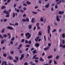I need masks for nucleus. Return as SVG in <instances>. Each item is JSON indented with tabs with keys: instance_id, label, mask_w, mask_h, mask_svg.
<instances>
[{
	"instance_id": "obj_22",
	"label": "nucleus",
	"mask_w": 65,
	"mask_h": 65,
	"mask_svg": "<svg viewBox=\"0 0 65 65\" xmlns=\"http://www.w3.org/2000/svg\"><path fill=\"white\" fill-rule=\"evenodd\" d=\"M5 8H6V7H5V6H3L1 7L2 9H4Z\"/></svg>"
},
{
	"instance_id": "obj_20",
	"label": "nucleus",
	"mask_w": 65,
	"mask_h": 65,
	"mask_svg": "<svg viewBox=\"0 0 65 65\" xmlns=\"http://www.w3.org/2000/svg\"><path fill=\"white\" fill-rule=\"evenodd\" d=\"M49 3H48L47 5L45 6V7L46 8H48V6H49Z\"/></svg>"
},
{
	"instance_id": "obj_54",
	"label": "nucleus",
	"mask_w": 65,
	"mask_h": 65,
	"mask_svg": "<svg viewBox=\"0 0 65 65\" xmlns=\"http://www.w3.org/2000/svg\"><path fill=\"white\" fill-rule=\"evenodd\" d=\"M47 48L48 50V49H50V46H47Z\"/></svg>"
},
{
	"instance_id": "obj_61",
	"label": "nucleus",
	"mask_w": 65,
	"mask_h": 65,
	"mask_svg": "<svg viewBox=\"0 0 65 65\" xmlns=\"http://www.w3.org/2000/svg\"><path fill=\"white\" fill-rule=\"evenodd\" d=\"M36 26H35L33 29V30H35L36 29Z\"/></svg>"
},
{
	"instance_id": "obj_31",
	"label": "nucleus",
	"mask_w": 65,
	"mask_h": 65,
	"mask_svg": "<svg viewBox=\"0 0 65 65\" xmlns=\"http://www.w3.org/2000/svg\"><path fill=\"white\" fill-rule=\"evenodd\" d=\"M56 29H54L52 31V32L53 33H54V32H56Z\"/></svg>"
},
{
	"instance_id": "obj_56",
	"label": "nucleus",
	"mask_w": 65,
	"mask_h": 65,
	"mask_svg": "<svg viewBox=\"0 0 65 65\" xmlns=\"http://www.w3.org/2000/svg\"><path fill=\"white\" fill-rule=\"evenodd\" d=\"M14 52L13 51H11V54H13V53H14Z\"/></svg>"
},
{
	"instance_id": "obj_14",
	"label": "nucleus",
	"mask_w": 65,
	"mask_h": 65,
	"mask_svg": "<svg viewBox=\"0 0 65 65\" xmlns=\"http://www.w3.org/2000/svg\"><path fill=\"white\" fill-rule=\"evenodd\" d=\"M32 53L34 54V53H35V54H37V51H36V50H34V51H32Z\"/></svg>"
},
{
	"instance_id": "obj_30",
	"label": "nucleus",
	"mask_w": 65,
	"mask_h": 65,
	"mask_svg": "<svg viewBox=\"0 0 65 65\" xmlns=\"http://www.w3.org/2000/svg\"><path fill=\"white\" fill-rule=\"evenodd\" d=\"M36 56H37L36 55L34 56L32 58V59H34V58H35V57H36Z\"/></svg>"
},
{
	"instance_id": "obj_60",
	"label": "nucleus",
	"mask_w": 65,
	"mask_h": 65,
	"mask_svg": "<svg viewBox=\"0 0 65 65\" xmlns=\"http://www.w3.org/2000/svg\"><path fill=\"white\" fill-rule=\"evenodd\" d=\"M11 1V0H8V1H7V3H9V2H10Z\"/></svg>"
},
{
	"instance_id": "obj_48",
	"label": "nucleus",
	"mask_w": 65,
	"mask_h": 65,
	"mask_svg": "<svg viewBox=\"0 0 65 65\" xmlns=\"http://www.w3.org/2000/svg\"><path fill=\"white\" fill-rule=\"evenodd\" d=\"M23 6H28V5H27L26 4H23Z\"/></svg>"
},
{
	"instance_id": "obj_29",
	"label": "nucleus",
	"mask_w": 65,
	"mask_h": 65,
	"mask_svg": "<svg viewBox=\"0 0 65 65\" xmlns=\"http://www.w3.org/2000/svg\"><path fill=\"white\" fill-rule=\"evenodd\" d=\"M39 23H37L36 25L37 27H38V26H39Z\"/></svg>"
},
{
	"instance_id": "obj_25",
	"label": "nucleus",
	"mask_w": 65,
	"mask_h": 65,
	"mask_svg": "<svg viewBox=\"0 0 65 65\" xmlns=\"http://www.w3.org/2000/svg\"><path fill=\"white\" fill-rule=\"evenodd\" d=\"M14 37H12L11 39V41H14Z\"/></svg>"
},
{
	"instance_id": "obj_53",
	"label": "nucleus",
	"mask_w": 65,
	"mask_h": 65,
	"mask_svg": "<svg viewBox=\"0 0 65 65\" xmlns=\"http://www.w3.org/2000/svg\"><path fill=\"white\" fill-rule=\"evenodd\" d=\"M20 11L21 12H23L24 11L23 10H20Z\"/></svg>"
},
{
	"instance_id": "obj_33",
	"label": "nucleus",
	"mask_w": 65,
	"mask_h": 65,
	"mask_svg": "<svg viewBox=\"0 0 65 65\" xmlns=\"http://www.w3.org/2000/svg\"><path fill=\"white\" fill-rule=\"evenodd\" d=\"M28 43V41L27 40H25V43L26 44L27 43Z\"/></svg>"
},
{
	"instance_id": "obj_43",
	"label": "nucleus",
	"mask_w": 65,
	"mask_h": 65,
	"mask_svg": "<svg viewBox=\"0 0 65 65\" xmlns=\"http://www.w3.org/2000/svg\"><path fill=\"white\" fill-rule=\"evenodd\" d=\"M10 16L9 15H7L6 16V18H8V17H9Z\"/></svg>"
},
{
	"instance_id": "obj_9",
	"label": "nucleus",
	"mask_w": 65,
	"mask_h": 65,
	"mask_svg": "<svg viewBox=\"0 0 65 65\" xmlns=\"http://www.w3.org/2000/svg\"><path fill=\"white\" fill-rule=\"evenodd\" d=\"M3 12H4V13H5V14H7L9 13L7 11H6V10H5V11H3Z\"/></svg>"
},
{
	"instance_id": "obj_44",
	"label": "nucleus",
	"mask_w": 65,
	"mask_h": 65,
	"mask_svg": "<svg viewBox=\"0 0 65 65\" xmlns=\"http://www.w3.org/2000/svg\"><path fill=\"white\" fill-rule=\"evenodd\" d=\"M44 51H46V50H47L48 49L47 48L45 47L44 49Z\"/></svg>"
},
{
	"instance_id": "obj_6",
	"label": "nucleus",
	"mask_w": 65,
	"mask_h": 65,
	"mask_svg": "<svg viewBox=\"0 0 65 65\" xmlns=\"http://www.w3.org/2000/svg\"><path fill=\"white\" fill-rule=\"evenodd\" d=\"M24 57V54H22L21 55V57L20 58V60L23 59V58Z\"/></svg>"
},
{
	"instance_id": "obj_55",
	"label": "nucleus",
	"mask_w": 65,
	"mask_h": 65,
	"mask_svg": "<svg viewBox=\"0 0 65 65\" xmlns=\"http://www.w3.org/2000/svg\"><path fill=\"white\" fill-rule=\"evenodd\" d=\"M0 37L2 38H3V37L2 36V35L1 34L0 35Z\"/></svg>"
},
{
	"instance_id": "obj_37",
	"label": "nucleus",
	"mask_w": 65,
	"mask_h": 65,
	"mask_svg": "<svg viewBox=\"0 0 65 65\" xmlns=\"http://www.w3.org/2000/svg\"><path fill=\"white\" fill-rule=\"evenodd\" d=\"M52 62V60H50L49 63H50V64H51Z\"/></svg>"
},
{
	"instance_id": "obj_49",
	"label": "nucleus",
	"mask_w": 65,
	"mask_h": 65,
	"mask_svg": "<svg viewBox=\"0 0 65 65\" xmlns=\"http://www.w3.org/2000/svg\"><path fill=\"white\" fill-rule=\"evenodd\" d=\"M24 10H26V8L25 7H24L23 8Z\"/></svg>"
},
{
	"instance_id": "obj_57",
	"label": "nucleus",
	"mask_w": 65,
	"mask_h": 65,
	"mask_svg": "<svg viewBox=\"0 0 65 65\" xmlns=\"http://www.w3.org/2000/svg\"><path fill=\"white\" fill-rule=\"evenodd\" d=\"M44 37L45 41H46V38H45V35H44Z\"/></svg>"
},
{
	"instance_id": "obj_13",
	"label": "nucleus",
	"mask_w": 65,
	"mask_h": 65,
	"mask_svg": "<svg viewBox=\"0 0 65 65\" xmlns=\"http://www.w3.org/2000/svg\"><path fill=\"white\" fill-rule=\"evenodd\" d=\"M62 35L63 38H65V35L64 33L62 34Z\"/></svg>"
},
{
	"instance_id": "obj_21",
	"label": "nucleus",
	"mask_w": 65,
	"mask_h": 65,
	"mask_svg": "<svg viewBox=\"0 0 65 65\" xmlns=\"http://www.w3.org/2000/svg\"><path fill=\"white\" fill-rule=\"evenodd\" d=\"M15 58L17 61H19V57H18L15 56Z\"/></svg>"
},
{
	"instance_id": "obj_5",
	"label": "nucleus",
	"mask_w": 65,
	"mask_h": 65,
	"mask_svg": "<svg viewBox=\"0 0 65 65\" xmlns=\"http://www.w3.org/2000/svg\"><path fill=\"white\" fill-rule=\"evenodd\" d=\"M35 46L36 47H38L39 46V43H37L35 44Z\"/></svg>"
},
{
	"instance_id": "obj_24",
	"label": "nucleus",
	"mask_w": 65,
	"mask_h": 65,
	"mask_svg": "<svg viewBox=\"0 0 65 65\" xmlns=\"http://www.w3.org/2000/svg\"><path fill=\"white\" fill-rule=\"evenodd\" d=\"M4 43V40H2L1 42V44H3Z\"/></svg>"
},
{
	"instance_id": "obj_63",
	"label": "nucleus",
	"mask_w": 65,
	"mask_h": 65,
	"mask_svg": "<svg viewBox=\"0 0 65 65\" xmlns=\"http://www.w3.org/2000/svg\"><path fill=\"white\" fill-rule=\"evenodd\" d=\"M37 29H40V27H39V26H37Z\"/></svg>"
},
{
	"instance_id": "obj_7",
	"label": "nucleus",
	"mask_w": 65,
	"mask_h": 65,
	"mask_svg": "<svg viewBox=\"0 0 65 65\" xmlns=\"http://www.w3.org/2000/svg\"><path fill=\"white\" fill-rule=\"evenodd\" d=\"M56 20H57V22H59V21H60V20L59 19V16L58 15H57L56 16Z\"/></svg>"
},
{
	"instance_id": "obj_59",
	"label": "nucleus",
	"mask_w": 65,
	"mask_h": 65,
	"mask_svg": "<svg viewBox=\"0 0 65 65\" xmlns=\"http://www.w3.org/2000/svg\"><path fill=\"white\" fill-rule=\"evenodd\" d=\"M22 21L23 22H26V20H25V19H23L22 20Z\"/></svg>"
},
{
	"instance_id": "obj_26",
	"label": "nucleus",
	"mask_w": 65,
	"mask_h": 65,
	"mask_svg": "<svg viewBox=\"0 0 65 65\" xmlns=\"http://www.w3.org/2000/svg\"><path fill=\"white\" fill-rule=\"evenodd\" d=\"M59 58V55H57L56 57V59H58Z\"/></svg>"
},
{
	"instance_id": "obj_64",
	"label": "nucleus",
	"mask_w": 65,
	"mask_h": 65,
	"mask_svg": "<svg viewBox=\"0 0 65 65\" xmlns=\"http://www.w3.org/2000/svg\"><path fill=\"white\" fill-rule=\"evenodd\" d=\"M19 25V24H18V23H15V25H17V26H18Z\"/></svg>"
},
{
	"instance_id": "obj_28",
	"label": "nucleus",
	"mask_w": 65,
	"mask_h": 65,
	"mask_svg": "<svg viewBox=\"0 0 65 65\" xmlns=\"http://www.w3.org/2000/svg\"><path fill=\"white\" fill-rule=\"evenodd\" d=\"M62 44H65V40H62Z\"/></svg>"
},
{
	"instance_id": "obj_62",
	"label": "nucleus",
	"mask_w": 65,
	"mask_h": 65,
	"mask_svg": "<svg viewBox=\"0 0 65 65\" xmlns=\"http://www.w3.org/2000/svg\"><path fill=\"white\" fill-rule=\"evenodd\" d=\"M44 55H45V53H42V56H44Z\"/></svg>"
},
{
	"instance_id": "obj_27",
	"label": "nucleus",
	"mask_w": 65,
	"mask_h": 65,
	"mask_svg": "<svg viewBox=\"0 0 65 65\" xmlns=\"http://www.w3.org/2000/svg\"><path fill=\"white\" fill-rule=\"evenodd\" d=\"M32 13H33V14H36L37 13V12H36L34 11H32Z\"/></svg>"
},
{
	"instance_id": "obj_38",
	"label": "nucleus",
	"mask_w": 65,
	"mask_h": 65,
	"mask_svg": "<svg viewBox=\"0 0 65 65\" xmlns=\"http://www.w3.org/2000/svg\"><path fill=\"white\" fill-rule=\"evenodd\" d=\"M48 46H51V45H52V44H51V43H49L48 44Z\"/></svg>"
},
{
	"instance_id": "obj_23",
	"label": "nucleus",
	"mask_w": 65,
	"mask_h": 65,
	"mask_svg": "<svg viewBox=\"0 0 65 65\" xmlns=\"http://www.w3.org/2000/svg\"><path fill=\"white\" fill-rule=\"evenodd\" d=\"M3 56L4 57H6V56H7V54H6L5 53L3 55Z\"/></svg>"
},
{
	"instance_id": "obj_8",
	"label": "nucleus",
	"mask_w": 65,
	"mask_h": 65,
	"mask_svg": "<svg viewBox=\"0 0 65 65\" xmlns=\"http://www.w3.org/2000/svg\"><path fill=\"white\" fill-rule=\"evenodd\" d=\"M7 28L8 29H10V30H13V28L10 26H8Z\"/></svg>"
},
{
	"instance_id": "obj_10",
	"label": "nucleus",
	"mask_w": 65,
	"mask_h": 65,
	"mask_svg": "<svg viewBox=\"0 0 65 65\" xmlns=\"http://www.w3.org/2000/svg\"><path fill=\"white\" fill-rule=\"evenodd\" d=\"M38 35L39 36H40L41 35H42V33H41V31H40L38 33Z\"/></svg>"
},
{
	"instance_id": "obj_11",
	"label": "nucleus",
	"mask_w": 65,
	"mask_h": 65,
	"mask_svg": "<svg viewBox=\"0 0 65 65\" xmlns=\"http://www.w3.org/2000/svg\"><path fill=\"white\" fill-rule=\"evenodd\" d=\"M53 57V55H51L50 56H48L47 57L48 59H50V58H52V57Z\"/></svg>"
},
{
	"instance_id": "obj_16",
	"label": "nucleus",
	"mask_w": 65,
	"mask_h": 65,
	"mask_svg": "<svg viewBox=\"0 0 65 65\" xmlns=\"http://www.w3.org/2000/svg\"><path fill=\"white\" fill-rule=\"evenodd\" d=\"M31 22L32 23L34 22V18H32L31 20Z\"/></svg>"
},
{
	"instance_id": "obj_17",
	"label": "nucleus",
	"mask_w": 65,
	"mask_h": 65,
	"mask_svg": "<svg viewBox=\"0 0 65 65\" xmlns=\"http://www.w3.org/2000/svg\"><path fill=\"white\" fill-rule=\"evenodd\" d=\"M28 27L29 29H31L32 28V25H30L28 26Z\"/></svg>"
},
{
	"instance_id": "obj_51",
	"label": "nucleus",
	"mask_w": 65,
	"mask_h": 65,
	"mask_svg": "<svg viewBox=\"0 0 65 65\" xmlns=\"http://www.w3.org/2000/svg\"><path fill=\"white\" fill-rule=\"evenodd\" d=\"M54 25L55 26H57V23H56V22H55L54 24Z\"/></svg>"
},
{
	"instance_id": "obj_58",
	"label": "nucleus",
	"mask_w": 65,
	"mask_h": 65,
	"mask_svg": "<svg viewBox=\"0 0 65 65\" xmlns=\"http://www.w3.org/2000/svg\"><path fill=\"white\" fill-rule=\"evenodd\" d=\"M4 62L3 61L1 65H4Z\"/></svg>"
},
{
	"instance_id": "obj_35",
	"label": "nucleus",
	"mask_w": 65,
	"mask_h": 65,
	"mask_svg": "<svg viewBox=\"0 0 65 65\" xmlns=\"http://www.w3.org/2000/svg\"><path fill=\"white\" fill-rule=\"evenodd\" d=\"M28 44H31V41L30 40L28 41Z\"/></svg>"
},
{
	"instance_id": "obj_1",
	"label": "nucleus",
	"mask_w": 65,
	"mask_h": 65,
	"mask_svg": "<svg viewBox=\"0 0 65 65\" xmlns=\"http://www.w3.org/2000/svg\"><path fill=\"white\" fill-rule=\"evenodd\" d=\"M28 35V36L27 37V39H29L31 36V35H30V33H29V32L26 33L25 34L26 37H27Z\"/></svg>"
},
{
	"instance_id": "obj_52",
	"label": "nucleus",
	"mask_w": 65,
	"mask_h": 65,
	"mask_svg": "<svg viewBox=\"0 0 65 65\" xmlns=\"http://www.w3.org/2000/svg\"><path fill=\"white\" fill-rule=\"evenodd\" d=\"M39 59V58H38V57H35V60H37L38 59Z\"/></svg>"
},
{
	"instance_id": "obj_47",
	"label": "nucleus",
	"mask_w": 65,
	"mask_h": 65,
	"mask_svg": "<svg viewBox=\"0 0 65 65\" xmlns=\"http://www.w3.org/2000/svg\"><path fill=\"white\" fill-rule=\"evenodd\" d=\"M24 65H28V63L27 62H25L24 63Z\"/></svg>"
},
{
	"instance_id": "obj_40",
	"label": "nucleus",
	"mask_w": 65,
	"mask_h": 65,
	"mask_svg": "<svg viewBox=\"0 0 65 65\" xmlns=\"http://www.w3.org/2000/svg\"><path fill=\"white\" fill-rule=\"evenodd\" d=\"M25 41V39H22L21 41L22 42H24Z\"/></svg>"
},
{
	"instance_id": "obj_32",
	"label": "nucleus",
	"mask_w": 65,
	"mask_h": 65,
	"mask_svg": "<svg viewBox=\"0 0 65 65\" xmlns=\"http://www.w3.org/2000/svg\"><path fill=\"white\" fill-rule=\"evenodd\" d=\"M40 21H41L43 22V18H42V17H41L40 19Z\"/></svg>"
},
{
	"instance_id": "obj_19",
	"label": "nucleus",
	"mask_w": 65,
	"mask_h": 65,
	"mask_svg": "<svg viewBox=\"0 0 65 65\" xmlns=\"http://www.w3.org/2000/svg\"><path fill=\"white\" fill-rule=\"evenodd\" d=\"M26 3L28 5H30V4H31V2H29L28 1H27L26 2Z\"/></svg>"
},
{
	"instance_id": "obj_41",
	"label": "nucleus",
	"mask_w": 65,
	"mask_h": 65,
	"mask_svg": "<svg viewBox=\"0 0 65 65\" xmlns=\"http://www.w3.org/2000/svg\"><path fill=\"white\" fill-rule=\"evenodd\" d=\"M12 58V56H10V57L9 58V59L10 60H11V59Z\"/></svg>"
},
{
	"instance_id": "obj_34",
	"label": "nucleus",
	"mask_w": 65,
	"mask_h": 65,
	"mask_svg": "<svg viewBox=\"0 0 65 65\" xmlns=\"http://www.w3.org/2000/svg\"><path fill=\"white\" fill-rule=\"evenodd\" d=\"M54 63L55 64H57V62L56 60H54Z\"/></svg>"
},
{
	"instance_id": "obj_45",
	"label": "nucleus",
	"mask_w": 65,
	"mask_h": 65,
	"mask_svg": "<svg viewBox=\"0 0 65 65\" xmlns=\"http://www.w3.org/2000/svg\"><path fill=\"white\" fill-rule=\"evenodd\" d=\"M30 45H27L26 46V47H30Z\"/></svg>"
},
{
	"instance_id": "obj_12",
	"label": "nucleus",
	"mask_w": 65,
	"mask_h": 65,
	"mask_svg": "<svg viewBox=\"0 0 65 65\" xmlns=\"http://www.w3.org/2000/svg\"><path fill=\"white\" fill-rule=\"evenodd\" d=\"M40 61H44V59H43V58H42V57H41L40 59Z\"/></svg>"
},
{
	"instance_id": "obj_50",
	"label": "nucleus",
	"mask_w": 65,
	"mask_h": 65,
	"mask_svg": "<svg viewBox=\"0 0 65 65\" xmlns=\"http://www.w3.org/2000/svg\"><path fill=\"white\" fill-rule=\"evenodd\" d=\"M20 53H22V51H21V50H19Z\"/></svg>"
},
{
	"instance_id": "obj_18",
	"label": "nucleus",
	"mask_w": 65,
	"mask_h": 65,
	"mask_svg": "<svg viewBox=\"0 0 65 65\" xmlns=\"http://www.w3.org/2000/svg\"><path fill=\"white\" fill-rule=\"evenodd\" d=\"M5 31V29L3 28L2 29V30L1 31V32L3 33L4 32V31Z\"/></svg>"
},
{
	"instance_id": "obj_36",
	"label": "nucleus",
	"mask_w": 65,
	"mask_h": 65,
	"mask_svg": "<svg viewBox=\"0 0 65 65\" xmlns=\"http://www.w3.org/2000/svg\"><path fill=\"white\" fill-rule=\"evenodd\" d=\"M58 6H57V4H56L55 6V8H58Z\"/></svg>"
},
{
	"instance_id": "obj_39",
	"label": "nucleus",
	"mask_w": 65,
	"mask_h": 65,
	"mask_svg": "<svg viewBox=\"0 0 65 65\" xmlns=\"http://www.w3.org/2000/svg\"><path fill=\"white\" fill-rule=\"evenodd\" d=\"M3 36L5 38H6V37L7 36V35H3Z\"/></svg>"
},
{
	"instance_id": "obj_3",
	"label": "nucleus",
	"mask_w": 65,
	"mask_h": 65,
	"mask_svg": "<svg viewBox=\"0 0 65 65\" xmlns=\"http://www.w3.org/2000/svg\"><path fill=\"white\" fill-rule=\"evenodd\" d=\"M47 28H48V34H50V30H51V27H50V25H49L48 26H47Z\"/></svg>"
},
{
	"instance_id": "obj_15",
	"label": "nucleus",
	"mask_w": 65,
	"mask_h": 65,
	"mask_svg": "<svg viewBox=\"0 0 65 65\" xmlns=\"http://www.w3.org/2000/svg\"><path fill=\"white\" fill-rule=\"evenodd\" d=\"M26 22H29V19L28 18H27L25 20Z\"/></svg>"
},
{
	"instance_id": "obj_46",
	"label": "nucleus",
	"mask_w": 65,
	"mask_h": 65,
	"mask_svg": "<svg viewBox=\"0 0 65 65\" xmlns=\"http://www.w3.org/2000/svg\"><path fill=\"white\" fill-rule=\"evenodd\" d=\"M28 50H29V48H26L25 49V51H26V52L28 51Z\"/></svg>"
},
{
	"instance_id": "obj_42",
	"label": "nucleus",
	"mask_w": 65,
	"mask_h": 65,
	"mask_svg": "<svg viewBox=\"0 0 65 65\" xmlns=\"http://www.w3.org/2000/svg\"><path fill=\"white\" fill-rule=\"evenodd\" d=\"M15 13H13V18H14V17H15Z\"/></svg>"
},
{
	"instance_id": "obj_2",
	"label": "nucleus",
	"mask_w": 65,
	"mask_h": 65,
	"mask_svg": "<svg viewBox=\"0 0 65 65\" xmlns=\"http://www.w3.org/2000/svg\"><path fill=\"white\" fill-rule=\"evenodd\" d=\"M61 41H62V40H60V47H62L63 48H65V45H63V44H61Z\"/></svg>"
},
{
	"instance_id": "obj_4",
	"label": "nucleus",
	"mask_w": 65,
	"mask_h": 65,
	"mask_svg": "<svg viewBox=\"0 0 65 65\" xmlns=\"http://www.w3.org/2000/svg\"><path fill=\"white\" fill-rule=\"evenodd\" d=\"M64 13V11H62V12L61 11H59L58 14H63Z\"/></svg>"
}]
</instances>
